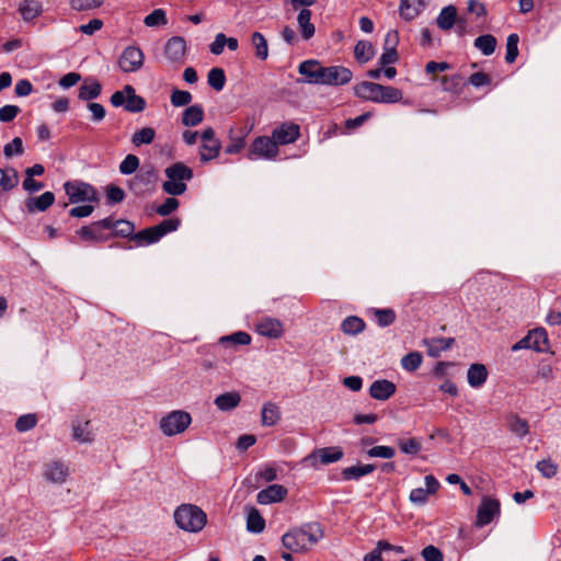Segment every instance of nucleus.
<instances>
[{"mask_svg":"<svg viewBox=\"0 0 561 561\" xmlns=\"http://www.w3.org/2000/svg\"><path fill=\"white\" fill-rule=\"evenodd\" d=\"M354 54L358 62L365 64L374 57L375 49L370 42L358 41L355 45Z\"/></svg>","mask_w":561,"mask_h":561,"instance_id":"obj_39","label":"nucleus"},{"mask_svg":"<svg viewBox=\"0 0 561 561\" xmlns=\"http://www.w3.org/2000/svg\"><path fill=\"white\" fill-rule=\"evenodd\" d=\"M106 198L108 204H118L124 201L125 192L115 185H108L106 188Z\"/></svg>","mask_w":561,"mask_h":561,"instance_id":"obj_64","label":"nucleus"},{"mask_svg":"<svg viewBox=\"0 0 561 561\" xmlns=\"http://www.w3.org/2000/svg\"><path fill=\"white\" fill-rule=\"evenodd\" d=\"M251 43L255 48L256 57L265 60L268 57V46L264 35L260 32H254L251 36Z\"/></svg>","mask_w":561,"mask_h":561,"instance_id":"obj_42","label":"nucleus"},{"mask_svg":"<svg viewBox=\"0 0 561 561\" xmlns=\"http://www.w3.org/2000/svg\"><path fill=\"white\" fill-rule=\"evenodd\" d=\"M181 220L179 218H169L162 220L160 224L156 225V230L158 234L162 238L169 232L176 231L180 227Z\"/></svg>","mask_w":561,"mask_h":561,"instance_id":"obj_52","label":"nucleus"},{"mask_svg":"<svg viewBox=\"0 0 561 561\" xmlns=\"http://www.w3.org/2000/svg\"><path fill=\"white\" fill-rule=\"evenodd\" d=\"M36 416L34 414H25L16 420L15 428L19 432H27L36 425Z\"/></svg>","mask_w":561,"mask_h":561,"instance_id":"obj_60","label":"nucleus"},{"mask_svg":"<svg viewBox=\"0 0 561 561\" xmlns=\"http://www.w3.org/2000/svg\"><path fill=\"white\" fill-rule=\"evenodd\" d=\"M145 56L142 50L136 46L126 47L118 59V66L124 72H135L144 65Z\"/></svg>","mask_w":561,"mask_h":561,"instance_id":"obj_11","label":"nucleus"},{"mask_svg":"<svg viewBox=\"0 0 561 561\" xmlns=\"http://www.w3.org/2000/svg\"><path fill=\"white\" fill-rule=\"evenodd\" d=\"M208 84L217 92L221 91L226 84V75L221 68H213L207 75Z\"/></svg>","mask_w":561,"mask_h":561,"instance_id":"obj_43","label":"nucleus"},{"mask_svg":"<svg viewBox=\"0 0 561 561\" xmlns=\"http://www.w3.org/2000/svg\"><path fill=\"white\" fill-rule=\"evenodd\" d=\"M251 336L247 332L238 331L230 335H225L219 339V344L224 346L249 345Z\"/></svg>","mask_w":561,"mask_h":561,"instance_id":"obj_40","label":"nucleus"},{"mask_svg":"<svg viewBox=\"0 0 561 561\" xmlns=\"http://www.w3.org/2000/svg\"><path fill=\"white\" fill-rule=\"evenodd\" d=\"M135 226L128 220H115L114 231L112 236L129 237L134 236Z\"/></svg>","mask_w":561,"mask_h":561,"instance_id":"obj_53","label":"nucleus"},{"mask_svg":"<svg viewBox=\"0 0 561 561\" xmlns=\"http://www.w3.org/2000/svg\"><path fill=\"white\" fill-rule=\"evenodd\" d=\"M69 476V467L60 460H51L43 465V477L54 484H62Z\"/></svg>","mask_w":561,"mask_h":561,"instance_id":"obj_12","label":"nucleus"},{"mask_svg":"<svg viewBox=\"0 0 561 561\" xmlns=\"http://www.w3.org/2000/svg\"><path fill=\"white\" fill-rule=\"evenodd\" d=\"M343 458V450L341 447H324L313 450L309 454L304 462L307 466L318 468L319 465H330Z\"/></svg>","mask_w":561,"mask_h":561,"instance_id":"obj_10","label":"nucleus"},{"mask_svg":"<svg viewBox=\"0 0 561 561\" xmlns=\"http://www.w3.org/2000/svg\"><path fill=\"white\" fill-rule=\"evenodd\" d=\"M154 136L156 131L153 128L144 127L131 136V142L136 147H139L141 145H149L153 141Z\"/></svg>","mask_w":561,"mask_h":561,"instance_id":"obj_45","label":"nucleus"},{"mask_svg":"<svg viewBox=\"0 0 561 561\" xmlns=\"http://www.w3.org/2000/svg\"><path fill=\"white\" fill-rule=\"evenodd\" d=\"M111 103L115 107L124 106L127 112L139 113L146 107V101L137 95L135 89L126 84L123 90L116 91L111 96Z\"/></svg>","mask_w":561,"mask_h":561,"instance_id":"obj_5","label":"nucleus"},{"mask_svg":"<svg viewBox=\"0 0 561 561\" xmlns=\"http://www.w3.org/2000/svg\"><path fill=\"white\" fill-rule=\"evenodd\" d=\"M186 42L182 36H173L168 39L164 46V54L169 61L183 64L186 55Z\"/></svg>","mask_w":561,"mask_h":561,"instance_id":"obj_14","label":"nucleus"},{"mask_svg":"<svg viewBox=\"0 0 561 561\" xmlns=\"http://www.w3.org/2000/svg\"><path fill=\"white\" fill-rule=\"evenodd\" d=\"M424 482H425V489L416 488L411 491L409 497L413 504H416V505L425 504L428 499V495L435 493L437 491V489L439 488V482L432 474L426 476L424 478Z\"/></svg>","mask_w":561,"mask_h":561,"instance_id":"obj_16","label":"nucleus"},{"mask_svg":"<svg viewBox=\"0 0 561 561\" xmlns=\"http://www.w3.org/2000/svg\"><path fill=\"white\" fill-rule=\"evenodd\" d=\"M488 378V370L482 364H472L467 371L468 383L472 388H480Z\"/></svg>","mask_w":561,"mask_h":561,"instance_id":"obj_28","label":"nucleus"},{"mask_svg":"<svg viewBox=\"0 0 561 561\" xmlns=\"http://www.w3.org/2000/svg\"><path fill=\"white\" fill-rule=\"evenodd\" d=\"M278 153L277 144L274 138L267 136H260L251 144L248 158L250 160L255 159H274Z\"/></svg>","mask_w":561,"mask_h":561,"instance_id":"obj_9","label":"nucleus"},{"mask_svg":"<svg viewBox=\"0 0 561 561\" xmlns=\"http://www.w3.org/2000/svg\"><path fill=\"white\" fill-rule=\"evenodd\" d=\"M496 44V38L491 34L481 35L474 39V47L484 56L492 55L495 51Z\"/></svg>","mask_w":561,"mask_h":561,"instance_id":"obj_37","label":"nucleus"},{"mask_svg":"<svg viewBox=\"0 0 561 561\" xmlns=\"http://www.w3.org/2000/svg\"><path fill=\"white\" fill-rule=\"evenodd\" d=\"M398 446L407 455H416L422 449V444L417 438L399 439Z\"/></svg>","mask_w":561,"mask_h":561,"instance_id":"obj_50","label":"nucleus"},{"mask_svg":"<svg viewBox=\"0 0 561 561\" xmlns=\"http://www.w3.org/2000/svg\"><path fill=\"white\" fill-rule=\"evenodd\" d=\"M241 402V396L237 391H229L216 397L214 403L222 412L236 409Z\"/></svg>","mask_w":561,"mask_h":561,"instance_id":"obj_25","label":"nucleus"},{"mask_svg":"<svg viewBox=\"0 0 561 561\" xmlns=\"http://www.w3.org/2000/svg\"><path fill=\"white\" fill-rule=\"evenodd\" d=\"M72 438L80 444H90L94 440V433L90 421H77L72 425Z\"/></svg>","mask_w":561,"mask_h":561,"instance_id":"obj_23","label":"nucleus"},{"mask_svg":"<svg viewBox=\"0 0 561 561\" xmlns=\"http://www.w3.org/2000/svg\"><path fill=\"white\" fill-rule=\"evenodd\" d=\"M175 524L188 533L201 531L207 522L206 514L196 505L182 504L174 512Z\"/></svg>","mask_w":561,"mask_h":561,"instance_id":"obj_4","label":"nucleus"},{"mask_svg":"<svg viewBox=\"0 0 561 561\" xmlns=\"http://www.w3.org/2000/svg\"><path fill=\"white\" fill-rule=\"evenodd\" d=\"M221 148L220 141L203 142L201 146V161L208 162L218 157Z\"/></svg>","mask_w":561,"mask_h":561,"instance_id":"obj_44","label":"nucleus"},{"mask_svg":"<svg viewBox=\"0 0 561 561\" xmlns=\"http://www.w3.org/2000/svg\"><path fill=\"white\" fill-rule=\"evenodd\" d=\"M422 364V355L419 352H411L402 357L401 365L408 371L416 370Z\"/></svg>","mask_w":561,"mask_h":561,"instance_id":"obj_51","label":"nucleus"},{"mask_svg":"<svg viewBox=\"0 0 561 561\" xmlns=\"http://www.w3.org/2000/svg\"><path fill=\"white\" fill-rule=\"evenodd\" d=\"M431 0H400L399 15L407 22L415 20L428 5Z\"/></svg>","mask_w":561,"mask_h":561,"instance_id":"obj_15","label":"nucleus"},{"mask_svg":"<svg viewBox=\"0 0 561 561\" xmlns=\"http://www.w3.org/2000/svg\"><path fill=\"white\" fill-rule=\"evenodd\" d=\"M24 152L23 141L20 137L13 138V140L3 147V154L5 158L13 156H21Z\"/></svg>","mask_w":561,"mask_h":561,"instance_id":"obj_57","label":"nucleus"},{"mask_svg":"<svg viewBox=\"0 0 561 561\" xmlns=\"http://www.w3.org/2000/svg\"><path fill=\"white\" fill-rule=\"evenodd\" d=\"M164 173L168 180L162 184V190L172 196L182 195L187 188L186 182L193 178L192 169L182 162L168 167Z\"/></svg>","mask_w":561,"mask_h":561,"instance_id":"obj_3","label":"nucleus"},{"mask_svg":"<svg viewBox=\"0 0 561 561\" xmlns=\"http://www.w3.org/2000/svg\"><path fill=\"white\" fill-rule=\"evenodd\" d=\"M139 159L135 154H127L119 164V172L128 175L133 174L139 167Z\"/></svg>","mask_w":561,"mask_h":561,"instance_id":"obj_54","label":"nucleus"},{"mask_svg":"<svg viewBox=\"0 0 561 561\" xmlns=\"http://www.w3.org/2000/svg\"><path fill=\"white\" fill-rule=\"evenodd\" d=\"M376 469L375 465H358L344 468L342 471L343 479L346 481L359 480L362 477L371 473Z\"/></svg>","mask_w":561,"mask_h":561,"instance_id":"obj_30","label":"nucleus"},{"mask_svg":"<svg viewBox=\"0 0 561 561\" xmlns=\"http://www.w3.org/2000/svg\"><path fill=\"white\" fill-rule=\"evenodd\" d=\"M311 11L309 9H301L297 16V23L305 41H309L316 33V27L311 23Z\"/></svg>","mask_w":561,"mask_h":561,"instance_id":"obj_27","label":"nucleus"},{"mask_svg":"<svg viewBox=\"0 0 561 561\" xmlns=\"http://www.w3.org/2000/svg\"><path fill=\"white\" fill-rule=\"evenodd\" d=\"M510 431L518 437H524L529 433L528 422L517 415H512L508 421Z\"/></svg>","mask_w":561,"mask_h":561,"instance_id":"obj_46","label":"nucleus"},{"mask_svg":"<svg viewBox=\"0 0 561 561\" xmlns=\"http://www.w3.org/2000/svg\"><path fill=\"white\" fill-rule=\"evenodd\" d=\"M374 314L376 317L378 325L381 328L389 327L396 320V312L390 308L375 309Z\"/></svg>","mask_w":561,"mask_h":561,"instance_id":"obj_49","label":"nucleus"},{"mask_svg":"<svg viewBox=\"0 0 561 561\" xmlns=\"http://www.w3.org/2000/svg\"><path fill=\"white\" fill-rule=\"evenodd\" d=\"M500 502L495 499L484 496L478 507L477 525L482 527L492 522V519L500 515Z\"/></svg>","mask_w":561,"mask_h":561,"instance_id":"obj_13","label":"nucleus"},{"mask_svg":"<svg viewBox=\"0 0 561 561\" xmlns=\"http://www.w3.org/2000/svg\"><path fill=\"white\" fill-rule=\"evenodd\" d=\"M204 118V110L201 105L195 104L192 105L183 112L182 123L185 126L193 127L197 126L203 122Z\"/></svg>","mask_w":561,"mask_h":561,"instance_id":"obj_32","label":"nucleus"},{"mask_svg":"<svg viewBox=\"0 0 561 561\" xmlns=\"http://www.w3.org/2000/svg\"><path fill=\"white\" fill-rule=\"evenodd\" d=\"M192 416L188 412L174 410L160 420L159 427L165 436H175L185 432L191 425Z\"/></svg>","mask_w":561,"mask_h":561,"instance_id":"obj_6","label":"nucleus"},{"mask_svg":"<svg viewBox=\"0 0 561 561\" xmlns=\"http://www.w3.org/2000/svg\"><path fill=\"white\" fill-rule=\"evenodd\" d=\"M356 96L375 103H398L402 100V91L379 83L363 81L354 87Z\"/></svg>","mask_w":561,"mask_h":561,"instance_id":"obj_2","label":"nucleus"},{"mask_svg":"<svg viewBox=\"0 0 561 561\" xmlns=\"http://www.w3.org/2000/svg\"><path fill=\"white\" fill-rule=\"evenodd\" d=\"M64 188L71 204L99 201L96 190L89 183L68 181Z\"/></svg>","mask_w":561,"mask_h":561,"instance_id":"obj_7","label":"nucleus"},{"mask_svg":"<svg viewBox=\"0 0 561 561\" xmlns=\"http://www.w3.org/2000/svg\"><path fill=\"white\" fill-rule=\"evenodd\" d=\"M256 332L268 339H279L284 333L283 323L275 318L264 317L256 323Z\"/></svg>","mask_w":561,"mask_h":561,"instance_id":"obj_17","label":"nucleus"},{"mask_svg":"<svg viewBox=\"0 0 561 561\" xmlns=\"http://www.w3.org/2000/svg\"><path fill=\"white\" fill-rule=\"evenodd\" d=\"M396 385L387 379L375 380L369 387V394L373 399L386 401L394 394Z\"/></svg>","mask_w":561,"mask_h":561,"instance_id":"obj_20","label":"nucleus"},{"mask_svg":"<svg viewBox=\"0 0 561 561\" xmlns=\"http://www.w3.org/2000/svg\"><path fill=\"white\" fill-rule=\"evenodd\" d=\"M456 18H457V10L454 5H448V7H445L442 9V11L439 12L438 16H437V25L440 30L443 31H448L450 30L455 22H456Z\"/></svg>","mask_w":561,"mask_h":561,"instance_id":"obj_33","label":"nucleus"},{"mask_svg":"<svg viewBox=\"0 0 561 561\" xmlns=\"http://www.w3.org/2000/svg\"><path fill=\"white\" fill-rule=\"evenodd\" d=\"M179 207V201L175 197H168L163 204L157 207V214L160 216H169Z\"/></svg>","mask_w":561,"mask_h":561,"instance_id":"obj_62","label":"nucleus"},{"mask_svg":"<svg viewBox=\"0 0 561 561\" xmlns=\"http://www.w3.org/2000/svg\"><path fill=\"white\" fill-rule=\"evenodd\" d=\"M328 67L321 65L317 59H308L299 64L298 72L304 77L298 82L308 84L324 85Z\"/></svg>","mask_w":561,"mask_h":561,"instance_id":"obj_8","label":"nucleus"},{"mask_svg":"<svg viewBox=\"0 0 561 561\" xmlns=\"http://www.w3.org/2000/svg\"><path fill=\"white\" fill-rule=\"evenodd\" d=\"M19 184V174L14 168H0V191L9 192Z\"/></svg>","mask_w":561,"mask_h":561,"instance_id":"obj_29","label":"nucleus"},{"mask_svg":"<svg viewBox=\"0 0 561 561\" xmlns=\"http://www.w3.org/2000/svg\"><path fill=\"white\" fill-rule=\"evenodd\" d=\"M365 322L356 316L346 317L341 323V330L347 335H356L365 330Z\"/></svg>","mask_w":561,"mask_h":561,"instance_id":"obj_35","label":"nucleus"},{"mask_svg":"<svg viewBox=\"0 0 561 561\" xmlns=\"http://www.w3.org/2000/svg\"><path fill=\"white\" fill-rule=\"evenodd\" d=\"M160 239L161 237L158 234L154 226L146 228L133 236V240L139 245L151 244L158 242Z\"/></svg>","mask_w":561,"mask_h":561,"instance_id":"obj_41","label":"nucleus"},{"mask_svg":"<svg viewBox=\"0 0 561 561\" xmlns=\"http://www.w3.org/2000/svg\"><path fill=\"white\" fill-rule=\"evenodd\" d=\"M192 101V94L184 90H174L171 94V103L175 107L185 106Z\"/></svg>","mask_w":561,"mask_h":561,"instance_id":"obj_58","label":"nucleus"},{"mask_svg":"<svg viewBox=\"0 0 561 561\" xmlns=\"http://www.w3.org/2000/svg\"><path fill=\"white\" fill-rule=\"evenodd\" d=\"M265 528V520L261 516L260 512L252 507L247 516V529L253 534H260Z\"/></svg>","mask_w":561,"mask_h":561,"instance_id":"obj_38","label":"nucleus"},{"mask_svg":"<svg viewBox=\"0 0 561 561\" xmlns=\"http://www.w3.org/2000/svg\"><path fill=\"white\" fill-rule=\"evenodd\" d=\"M518 42L519 37L516 33H512L506 39V55L505 60L508 64H513L518 56Z\"/></svg>","mask_w":561,"mask_h":561,"instance_id":"obj_48","label":"nucleus"},{"mask_svg":"<svg viewBox=\"0 0 561 561\" xmlns=\"http://www.w3.org/2000/svg\"><path fill=\"white\" fill-rule=\"evenodd\" d=\"M398 53L396 48L392 47H383V53L381 54L378 64L381 67H386L398 61Z\"/></svg>","mask_w":561,"mask_h":561,"instance_id":"obj_63","label":"nucleus"},{"mask_svg":"<svg viewBox=\"0 0 561 561\" xmlns=\"http://www.w3.org/2000/svg\"><path fill=\"white\" fill-rule=\"evenodd\" d=\"M55 201V195L51 192H45L38 197H32L26 201V209L28 213L45 211Z\"/></svg>","mask_w":561,"mask_h":561,"instance_id":"obj_26","label":"nucleus"},{"mask_svg":"<svg viewBox=\"0 0 561 561\" xmlns=\"http://www.w3.org/2000/svg\"><path fill=\"white\" fill-rule=\"evenodd\" d=\"M353 78L352 71L343 66H330L327 71L324 85H344Z\"/></svg>","mask_w":561,"mask_h":561,"instance_id":"obj_21","label":"nucleus"},{"mask_svg":"<svg viewBox=\"0 0 561 561\" xmlns=\"http://www.w3.org/2000/svg\"><path fill=\"white\" fill-rule=\"evenodd\" d=\"M145 24L149 27L163 25L167 23L164 10L156 9L145 18Z\"/></svg>","mask_w":561,"mask_h":561,"instance_id":"obj_56","label":"nucleus"},{"mask_svg":"<svg viewBox=\"0 0 561 561\" xmlns=\"http://www.w3.org/2000/svg\"><path fill=\"white\" fill-rule=\"evenodd\" d=\"M280 420V410L273 402H265L262 407V424L273 426Z\"/></svg>","mask_w":561,"mask_h":561,"instance_id":"obj_34","label":"nucleus"},{"mask_svg":"<svg viewBox=\"0 0 561 561\" xmlns=\"http://www.w3.org/2000/svg\"><path fill=\"white\" fill-rule=\"evenodd\" d=\"M396 450L389 446H375L367 451L369 457L390 459L394 456Z\"/></svg>","mask_w":561,"mask_h":561,"instance_id":"obj_61","label":"nucleus"},{"mask_svg":"<svg viewBox=\"0 0 561 561\" xmlns=\"http://www.w3.org/2000/svg\"><path fill=\"white\" fill-rule=\"evenodd\" d=\"M102 91L101 84L96 80L84 81L79 88L78 98L82 101H90L96 99Z\"/></svg>","mask_w":561,"mask_h":561,"instance_id":"obj_36","label":"nucleus"},{"mask_svg":"<svg viewBox=\"0 0 561 561\" xmlns=\"http://www.w3.org/2000/svg\"><path fill=\"white\" fill-rule=\"evenodd\" d=\"M536 468L545 478H552L558 472V466L549 459L538 461Z\"/></svg>","mask_w":561,"mask_h":561,"instance_id":"obj_59","label":"nucleus"},{"mask_svg":"<svg viewBox=\"0 0 561 561\" xmlns=\"http://www.w3.org/2000/svg\"><path fill=\"white\" fill-rule=\"evenodd\" d=\"M18 10L23 21L32 22L42 14L43 5L37 0H22Z\"/></svg>","mask_w":561,"mask_h":561,"instance_id":"obj_24","label":"nucleus"},{"mask_svg":"<svg viewBox=\"0 0 561 561\" xmlns=\"http://www.w3.org/2000/svg\"><path fill=\"white\" fill-rule=\"evenodd\" d=\"M323 537V530L317 523L306 524L293 528L282 537L283 546L291 552L298 553L310 549Z\"/></svg>","mask_w":561,"mask_h":561,"instance_id":"obj_1","label":"nucleus"},{"mask_svg":"<svg viewBox=\"0 0 561 561\" xmlns=\"http://www.w3.org/2000/svg\"><path fill=\"white\" fill-rule=\"evenodd\" d=\"M455 340L453 337H433L423 340V344L427 348L428 356L437 358L443 351L449 350Z\"/></svg>","mask_w":561,"mask_h":561,"instance_id":"obj_22","label":"nucleus"},{"mask_svg":"<svg viewBox=\"0 0 561 561\" xmlns=\"http://www.w3.org/2000/svg\"><path fill=\"white\" fill-rule=\"evenodd\" d=\"M77 234L87 241L94 242H103L110 238V236L101 231L94 222L90 226L81 227L77 231Z\"/></svg>","mask_w":561,"mask_h":561,"instance_id":"obj_31","label":"nucleus"},{"mask_svg":"<svg viewBox=\"0 0 561 561\" xmlns=\"http://www.w3.org/2000/svg\"><path fill=\"white\" fill-rule=\"evenodd\" d=\"M533 350L536 352H545L548 345V335L545 329H535L530 331Z\"/></svg>","mask_w":561,"mask_h":561,"instance_id":"obj_47","label":"nucleus"},{"mask_svg":"<svg viewBox=\"0 0 561 561\" xmlns=\"http://www.w3.org/2000/svg\"><path fill=\"white\" fill-rule=\"evenodd\" d=\"M300 136V128L297 124H283L273 130V138L277 145H287L295 142Z\"/></svg>","mask_w":561,"mask_h":561,"instance_id":"obj_19","label":"nucleus"},{"mask_svg":"<svg viewBox=\"0 0 561 561\" xmlns=\"http://www.w3.org/2000/svg\"><path fill=\"white\" fill-rule=\"evenodd\" d=\"M287 489L280 484H272L257 493V503L268 505L282 502L287 496Z\"/></svg>","mask_w":561,"mask_h":561,"instance_id":"obj_18","label":"nucleus"},{"mask_svg":"<svg viewBox=\"0 0 561 561\" xmlns=\"http://www.w3.org/2000/svg\"><path fill=\"white\" fill-rule=\"evenodd\" d=\"M104 0H69L70 7L76 11H89L103 4Z\"/></svg>","mask_w":561,"mask_h":561,"instance_id":"obj_55","label":"nucleus"}]
</instances>
